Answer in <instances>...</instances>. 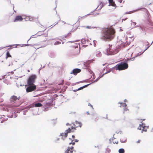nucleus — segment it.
I'll return each mask as SVG.
<instances>
[{
    "label": "nucleus",
    "mask_w": 153,
    "mask_h": 153,
    "mask_svg": "<svg viewBox=\"0 0 153 153\" xmlns=\"http://www.w3.org/2000/svg\"><path fill=\"white\" fill-rule=\"evenodd\" d=\"M115 31L112 26L106 28H103L100 39L104 41H111L114 38Z\"/></svg>",
    "instance_id": "f257e3e1"
},
{
    "label": "nucleus",
    "mask_w": 153,
    "mask_h": 153,
    "mask_svg": "<svg viewBox=\"0 0 153 153\" xmlns=\"http://www.w3.org/2000/svg\"><path fill=\"white\" fill-rule=\"evenodd\" d=\"M109 47L106 50L107 55H113L118 52V50L116 45H113L110 46L109 45Z\"/></svg>",
    "instance_id": "f03ea898"
},
{
    "label": "nucleus",
    "mask_w": 153,
    "mask_h": 153,
    "mask_svg": "<svg viewBox=\"0 0 153 153\" xmlns=\"http://www.w3.org/2000/svg\"><path fill=\"white\" fill-rule=\"evenodd\" d=\"M128 67V65L124 62H122L117 64L116 67V70H122L127 69Z\"/></svg>",
    "instance_id": "7ed1b4c3"
},
{
    "label": "nucleus",
    "mask_w": 153,
    "mask_h": 153,
    "mask_svg": "<svg viewBox=\"0 0 153 153\" xmlns=\"http://www.w3.org/2000/svg\"><path fill=\"white\" fill-rule=\"evenodd\" d=\"M36 77V75L34 74L30 76L27 81V85H34V83L35 82Z\"/></svg>",
    "instance_id": "20e7f679"
},
{
    "label": "nucleus",
    "mask_w": 153,
    "mask_h": 153,
    "mask_svg": "<svg viewBox=\"0 0 153 153\" xmlns=\"http://www.w3.org/2000/svg\"><path fill=\"white\" fill-rule=\"evenodd\" d=\"M73 126H71L70 129H71V131L73 130H74V131L76 130V128L78 127H81L82 126V124L80 122H78L77 121H76L75 122L73 123Z\"/></svg>",
    "instance_id": "39448f33"
},
{
    "label": "nucleus",
    "mask_w": 153,
    "mask_h": 153,
    "mask_svg": "<svg viewBox=\"0 0 153 153\" xmlns=\"http://www.w3.org/2000/svg\"><path fill=\"white\" fill-rule=\"evenodd\" d=\"M36 89V86L35 85H30L26 89L27 92H29L34 91Z\"/></svg>",
    "instance_id": "423d86ee"
},
{
    "label": "nucleus",
    "mask_w": 153,
    "mask_h": 153,
    "mask_svg": "<svg viewBox=\"0 0 153 153\" xmlns=\"http://www.w3.org/2000/svg\"><path fill=\"white\" fill-rule=\"evenodd\" d=\"M74 130H73L71 131V129H70V128H69L68 130L65 131L64 133H62L61 134V135L64 138H66L68 136V134L71 132H74Z\"/></svg>",
    "instance_id": "0eeeda50"
},
{
    "label": "nucleus",
    "mask_w": 153,
    "mask_h": 153,
    "mask_svg": "<svg viewBox=\"0 0 153 153\" xmlns=\"http://www.w3.org/2000/svg\"><path fill=\"white\" fill-rule=\"evenodd\" d=\"M81 71L80 69L79 68H75L73 69L72 71L71 72V74H74L75 75H76L77 74L80 73Z\"/></svg>",
    "instance_id": "6e6552de"
},
{
    "label": "nucleus",
    "mask_w": 153,
    "mask_h": 153,
    "mask_svg": "<svg viewBox=\"0 0 153 153\" xmlns=\"http://www.w3.org/2000/svg\"><path fill=\"white\" fill-rule=\"evenodd\" d=\"M38 33V34H41V35H43V36L46 37L48 36V32L47 31L45 30L44 29V30L43 31H39Z\"/></svg>",
    "instance_id": "1a4fd4ad"
},
{
    "label": "nucleus",
    "mask_w": 153,
    "mask_h": 153,
    "mask_svg": "<svg viewBox=\"0 0 153 153\" xmlns=\"http://www.w3.org/2000/svg\"><path fill=\"white\" fill-rule=\"evenodd\" d=\"M74 147L73 146H68L65 153H73Z\"/></svg>",
    "instance_id": "9d476101"
},
{
    "label": "nucleus",
    "mask_w": 153,
    "mask_h": 153,
    "mask_svg": "<svg viewBox=\"0 0 153 153\" xmlns=\"http://www.w3.org/2000/svg\"><path fill=\"white\" fill-rule=\"evenodd\" d=\"M23 18L22 17L20 16H17L14 20V22H16L18 21H21L23 20Z\"/></svg>",
    "instance_id": "9b49d317"
},
{
    "label": "nucleus",
    "mask_w": 153,
    "mask_h": 153,
    "mask_svg": "<svg viewBox=\"0 0 153 153\" xmlns=\"http://www.w3.org/2000/svg\"><path fill=\"white\" fill-rule=\"evenodd\" d=\"M20 99V97H17L15 96H12L10 98V101L11 102H14L17 100H19Z\"/></svg>",
    "instance_id": "f8f14e48"
},
{
    "label": "nucleus",
    "mask_w": 153,
    "mask_h": 153,
    "mask_svg": "<svg viewBox=\"0 0 153 153\" xmlns=\"http://www.w3.org/2000/svg\"><path fill=\"white\" fill-rule=\"evenodd\" d=\"M7 47H10V48H8L7 50V52L9 51L11 49L13 48H16L17 46L15 45H13L8 46Z\"/></svg>",
    "instance_id": "ddd939ff"
},
{
    "label": "nucleus",
    "mask_w": 153,
    "mask_h": 153,
    "mask_svg": "<svg viewBox=\"0 0 153 153\" xmlns=\"http://www.w3.org/2000/svg\"><path fill=\"white\" fill-rule=\"evenodd\" d=\"M109 4L112 6H114L116 5L115 3L113 1V0H108Z\"/></svg>",
    "instance_id": "4468645a"
},
{
    "label": "nucleus",
    "mask_w": 153,
    "mask_h": 153,
    "mask_svg": "<svg viewBox=\"0 0 153 153\" xmlns=\"http://www.w3.org/2000/svg\"><path fill=\"white\" fill-rule=\"evenodd\" d=\"M69 140H71V142H70V141H68V143H69V145L72 144V145L73 146L75 144V142L74 141V140H71V139H69Z\"/></svg>",
    "instance_id": "2eb2a0df"
},
{
    "label": "nucleus",
    "mask_w": 153,
    "mask_h": 153,
    "mask_svg": "<svg viewBox=\"0 0 153 153\" xmlns=\"http://www.w3.org/2000/svg\"><path fill=\"white\" fill-rule=\"evenodd\" d=\"M35 106L36 107H39L42 106V105L41 103H36L35 104Z\"/></svg>",
    "instance_id": "dca6fc26"
},
{
    "label": "nucleus",
    "mask_w": 153,
    "mask_h": 153,
    "mask_svg": "<svg viewBox=\"0 0 153 153\" xmlns=\"http://www.w3.org/2000/svg\"><path fill=\"white\" fill-rule=\"evenodd\" d=\"M120 107H126L127 106V105L125 103L122 102L120 103Z\"/></svg>",
    "instance_id": "f3484780"
},
{
    "label": "nucleus",
    "mask_w": 153,
    "mask_h": 153,
    "mask_svg": "<svg viewBox=\"0 0 153 153\" xmlns=\"http://www.w3.org/2000/svg\"><path fill=\"white\" fill-rule=\"evenodd\" d=\"M11 56L9 52V51H7L6 53V58H7L9 57H11Z\"/></svg>",
    "instance_id": "a211bd4d"
},
{
    "label": "nucleus",
    "mask_w": 153,
    "mask_h": 153,
    "mask_svg": "<svg viewBox=\"0 0 153 153\" xmlns=\"http://www.w3.org/2000/svg\"><path fill=\"white\" fill-rule=\"evenodd\" d=\"M144 126V125L143 123H142L141 125H140L138 128V129L139 130H142V128H143Z\"/></svg>",
    "instance_id": "6ab92c4d"
},
{
    "label": "nucleus",
    "mask_w": 153,
    "mask_h": 153,
    "mask_svg": "<svg viewBox=\"0 0 153 153\" xmlns=\"http://www.w3.org/2000/svg\"><path fill=\"white\" fill-rule=\"evenodd\" d=\"M118 152L119 153H124L125 150L123 149H120L119 150Z\"/></svg>",
    "instance_id": "aec40b11"
},
{
    "label": "nucleus",
    "mask_w": 153,
    "mask_h": 153,
    "mask_svg": "<svg viewBox=\"0 0 153 153\" xmlns=\"http://www.w3.org/2000/svg\"><path fill=\"white\" fill-rule=\"evenodd\" d=\"M89 84H88V85H85L82 87H80V88H79L78 89V90H81V89H83V88H85V87H86L88 86Z\"/></svg>",
    "instance_id": "412c9836"
},
{
    "label": "nucleus",
    "mask_w": 153,
    "mask_h": 153,
    "mask_svg": "<svg viewBox=\"0 0 153 153\" xmlns=\"http://www.w3.org/2000/svg\"><path fill=\"white\" fill-rule=\"evenodd\" d=\"M111 152V150L108 148H107L105 151V153H110Z\"/></svg>",
    "instance_id": "4be33fe9"
},
{
    "label": "nucleus",
    "mask_w": 153,
    "mask_h": 153,
    "mask_svg": "<svg viewBox=\"0 0 153 153\" xmlns=\"http://www.w3.org/2000/svg\"><path fill=\"white\" fill-rule=\"evenodd\" d=\"M146 128V126L144 125L142 130V132L143 131H146L147 130Z\"/></svg>",
    "instance_id": "5701e85b"
},
{
    "label": "nucleus",
    "mask_w": 153,
    "mask_h": 153,
    "mask_svg": "<svg viewBox=\"0 0 153 153\" xmlns=\"http://www.w3.org/2000/svg\"><path fill=\"white\" fill-rule=\"evenodd\" d=\"M61 43V42H59V41H56V42L54 43V45H57L60 44Z\"/></svg>",
    "instance_id": "b1692460"
},
{
    "label": "nucleus",
    "mask_w": 153,
    "mask_h": 153,
    "mask_svg": "<svg viewBox=\"0 0 153 153\" xmlns=\"http://www.w3.org/2000/svg\"><path fill=\"white\" fill-rule=\"evenodd\" d=\"M71 32H69L67 35L65 37L66 38H68V36H71Z\"/></svg>",
    "instance_id": "393cba45"
},
{
    "label": "nucleus",
    "mask_w": 153,
    "mask_h": 153,
    "mask_svg": "<svg viewBox=\"0 0 153 153\" xmlns=\"http://www.w3.org/2000/svg\"><path fill=\"white\" fill-rule=\"evenodd\" d=\"M141 142V140H139L137 141L136 142V143L137 144H138L139 143H140Z\"/></svg>",
    "instance_id": "a878e982"
},
{
    "label": "nucleus",
    "mask_w": 153,
    "mask_h": 153,
    "mask_svg": "<svg viewBox=\"0 0 153 153\" xmlns=\"http://www.w3.org/2000/svg\"><path fill=\"white\" fill-rule=\"evenodd\" d=\"M133 12H132L131 11H130L129 12H126V13H125V14H131Z\"/></svg>",
    "instance_id": "bb28decb"
},
{
    "label": "nucleus",
    "mask_w": 153,
    "mask_h": 153,
    "mask_svg": "<svg viewBox=\"0 0 153 153\" xmlns=\"http://www.w3.org/2000/svg\"><path fill=\"white\" fill-rule=\"evenodd\" d=\"M93 27H91V26L89 27V26H87V27H86V28H88V29H91V28H92Z\"/></svg>",
    "instance_id": "cd10ccee"
},
{
    "label": "nucleus",
    "mask_w": 153,
    "mask_h": 153,
    "mask_svg": "<svg viewBox=\"0 0 153 153\" xmlns=\"http://www.w3.org/2000/svg\"><path fill=\"white\" fill-rule=\"evenodd\" d=\"M119 1L120 3H121L122 1V0H119Z\"/></svg>",
    "instance_id": "c85d7f7f"
},
{
    "label": "nucleus",
    "mask_w": 153,
    "mask_h": 153,
    "mask_svg": "<svg viewBox=\"0 0 153 153\" xmlns=\"http://www.w3.org/2000/svg\"><path fill=\"white\" fill-rule=\"evenodd\" d=\"M72 137H73V139H74V138H75V136H74V135H73L72 136Z\"/></svg>",
    "instance_id": "c756f323"
},
{
    "label": "nucleus",
    "mask_w": 153,
    "mask_h": 153,
    "mask_svg": "<svg viewBox=\"0 0 153 153\" xmlns=\"http://www.w3.org/2000/svg\"><path fill=\"white\" fill-rule=\"evenodd\" d=\"M78 140H75V142H78Z\"/></svg>",
    "instance_id": "7c9ffc66"
},
{
    "label": "nucleus",
    "mask_w": 153,
    "mask_h": 153,
    "mask_svg": "<svg viewBox=\"0 0 153 153\" xmlns=\"http://www.w3.org/2000/svg\"><path fill=\"white\" fill-rule=\"evenodd\" d=\"M136 108H137V109H139V108L138 107H136Z\"/></svg>",
    "instance_id": "2f4dec72"
},
{
    "label": "nucleus",
    "mask_w": 153,
    "mask_h": 153,
    "mask_svg": "<svg viewBox=\"0 0 153 153\" xmlns=\"http://www.w3.org/2000/svg\"><path fill=\"white\" fill-rule=\"evenodd\" d=\"M59 85H63V84H59Z\"/></svg>",
    "instance_id": "473e14b6"
},
{
    "label": "nucleus",
    "mask_w": 153,
    "mask_h": 153,
    "mask_svg": "<svg viewBox=\"0 0 153 153\" xmlns=\"http://www.w3.org/2000/svg\"><path fill=\"white\" fill-rule=\"evenodd\" d=\"M101 4H103V3L102 2H101V3H100Z\"/></svg>",
    "instance_id": "72a5a7b5"
},
{
    "label": "nucleus",
    "mask_w": 153,
    "mask_h": 153,
    "mask_svg": "<svg viewBox=\"0 0 153 153\" xmlns=\"http://www.w3.org/2000/svg\"><path fill=\"white\" fill-rule=\"evenodd\" d=\"M133 23H134V24H135V25L136 24V23H135V22H133Z\"/></svg>",
    "instance_id": "f704fd0d"
},
{
    "label": "nucleus",
    "mask_w": 153,
    "mask_h": 153,
    "mask_svg": "<svg viewBox=\"0 0 153 153\" xmlns=\"http://www.w3.org/2000/svg\"><path fill=\"white\" fill-rule=\"evenodd\" d=\"M126 101V100H125V102Z\"/></svg>",
    "instance_id": "c9c22d12"
},
{
    "label": "nucleus",
    "mask_w": 153,
    "mask_h": 153,
    "mask_svg": "<svg viewBox=\"0 0 153 153\" xmlns=\"http://www.w3.org/2000/svg\"><path fill=\"white\" fill-rule=\"evenodd\" d=\"M126 101V100H125V102Z\"/></svg>",
    "instance_id": "e433bc0d"
},
{
    "label": "nucleus",
    "mask_w": 153,
    "mask_h": 153,
    "mask_svg": "<svg viewBox=\"0 0 153 153\" xmlns=\"http://www.w3.org/2000/svg\"><path fill=\"white\" fill-rule=\"evenodd\" d=\"M126 101V100H125V102Z\"/></svg>",
    "instance_id": "4c0bfd02"
},
{
    "label": "nucleus",
    "mask_w": 153,
    "mask_h": 153,
    "mask_svg": "<svg viewBox=\"0 0 153 153\" xmlns=\"http://www.w3.org/2000/svg\"><path fill=\"white\" fill-rule=\"evenodd\" d=\"M62 81H63V82H64V80H62Z\"/></svg>",
    "instance_id": "58836bf2"
},
{
    "label": "nucleus",
    "mask_w": 153,
    "mask_h": 153,
    "mask_svg": "<svg viewBox=\"0 0 153 153\" xmlns=\"http://www.w3.org/2000/svg\"><path fill=\"white\" fill-rule=\"evenodd\" d=\"M1 123H2V121H1Z\"/></svg>",
    "instance_id": "ea45409f"
}]
</instances>
